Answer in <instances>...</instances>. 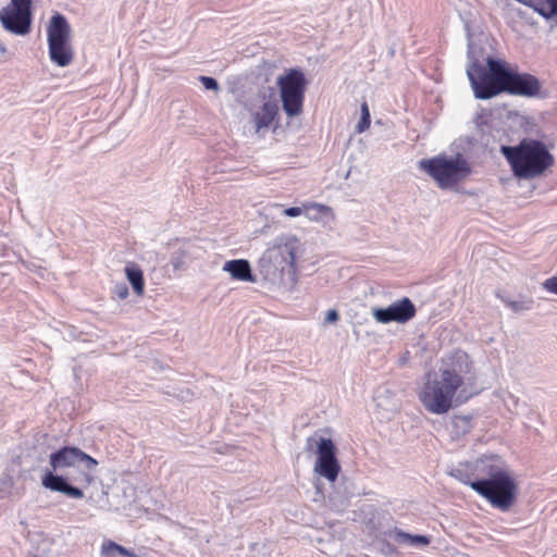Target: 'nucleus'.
Listing matches in <instances>:
<instances>
[{"label": "nucleus", "mask_w": 557, "mask_h": 557, "mask_svg": "<svg viewBox=\"0 0 557 557\" xmlns=\"http://www.w3.org/2000/svg\"><path fill=\"white\" fill-rule=\"evenodd\" d=\"M449 474L503 511L516 502L518 486L499 455L486 454L474 461L458 462Z\"/></svg>", "instance_id": "obj_1"}, {"label": "nucleus", "mask_w": 557, "mask_h": 557, "mask_svg": "<svg viewBox=\"0 0 557 557\" xmlns=\"http://www.w3.org/2000/svg\"><path fill=\"white\" fill-rule=\"evenodd\" d=\"M474 381V366L470 356L462 350H456L440 369L437 375L428 376L418 397L426 411L444 414L453 407L457 393L458 398L465 400L472 395L468 387H472Z\"/></svg>", "instance_id": "obj_2"}, {"label": "nucleus", "mask_w": 557, "mask_h": 557, "mask_svg": "<svg viewBox=\"0 0 557 557\" xmlns=\"http://www.w3.org/2000/svg\"><path fill=\"white\" fill-rule=\"evenodd\" d=\"M299 240L295 237L280 238L258 260V271L272 287L292 292L297 284L296 253Z\"/></svg>", "instance_id": "obj_3"}, {"label": "nucleus", "mask_w": 557, "mask_h": 557, "mask_svg": "<svg viewBox=\"0 0 557 557\" xmlns=\"http://www.w3.org/2000/svg\"><path fill=\"white\" fill-rule=\"evenodd\" d=\"M466 29L468 33L467 57L469 60L466 72L474 98L479 100H488L498 95L505 94L510 63L506 60L488 55L485 60L486 65L482 64L474 53L471 33L468 25H466Z\"/></svg>", "instance_id": "obj_4"}, {"label": "nucleus", "mask_w": 557, "mask_h": 557, "mask_svg": "<svg viewBox=\"0 0 557 557\" xmlns=\"http://www.w3.org/2000/svg\"><path fill=\"white\" fill-rule=\"evenodd\" d=\"M49 463L51 469L45 471L41 479L42 486L76 499L84 497L83 490L71 485L65 476L55 472L65 468H75L86 476L87 481H90L86 472H92L98 466L95 458L74 446H64L53 451L49 457Z\"/></svg>", "instance_id": "obj_5"}, {"label": "nucleus", "mask_w": 557, "mask_h": 557, "mask_svg": "<svg viewBox=\"0 0 557 557\" xmlns=\"http://www.w3.org/2000/svg\"><path fill=\"white\" fill-rule=\"evenodd\" d=\"M500 151L518 178L541 176L555 162L547 146L537 139L523 138L517 146H502Z\"/></svg>", "instance_id": "obj_6"}, {"label": "nucleus", "mask_w": 557, "mask_h": 557, "mask_svg": "<svg viewBox=\"0 0 557 557\" xmlns=\"http://www.w3.org/2000/svg\"><path fill=\"white\" fill-rule=\"evenodd\" d=\"M419 169L425 172L441 189H453L471 174V166L461 153L455 156L437 154L422 159Z\"/></svg>", "instance_id": "obj_7"}, {"label": "nucleus", "mask_w": 557, "mask_h": 557, "mask_svg": "<svg viewBox=\"0 0 557 557\" xmlns=\"http://www.w3.org/2000/svg\"><path fill=\"white\" fill-rule=\"evenodd\" d=\"M282 108L288 117H295L302 113L305 92L308 82L304 72L298 67H292L276 79Z\"/></svg>", "instance_id": "obj_8"}, {"label": "nucleus", "mask_w": 557, "mask_h": 557, "mask_svg": "<svg viewBox=\"0 0 557 557\" xmlns=\"http://www.w3.org/2000/svg\"><path fill=\"white\" fill-rule=\"evenodd\" d=\"M49 55L58 66H67L73 60L70 45L71 27L64 15L55 13L48 25Z\"/></svg>", "instance_id": "obj_9"}, {"label": "nucleus", "mask_w": 557, "mask_h": 557, "mask_svg": "<svg viewBox=\"0 0 557 557\" xmlns=\"http://www.w3.org/2000/svg\"><path fill=\"white\" fill-rule=\"evenodd\" d=\"M0 22L12 34H28L32 26V0H11L10 5L0 11Z\"/></svg>", "instance_id": "obj_10"}, {"label": "nucleus", "mask_w": 557, "mask_h": 557, "mask_svg": "<svg viewBox=\"0 0 557 557\" xmlns=\"http://www.w3.org/2000/svg\"><path fill=\"white\" fill-rule=\"evenodd\" d=\"M317 444V462L314 471L330 482H335L341 471V466L336 457V447L331 438L320 436L318 440L309 437L307 440V449H311V442Z\"/></svg>", "instance_id": "obj_11"}, {"label": "nucleus", "mask_w": 557, "mask_h": 557, "mask_svg": "<svg viewBox=\"0 0 557 557\" xmlns=\"http://www.w3.org/2000/svg\"><path fill=\"white\" fill-rule=\"evenodd\" d=\"M416 312V306L408 297H403L385 308L373 307L371 311L374 320L382 324L406 323L414 318Z\"/></svg>", "instance_id": "obj_12"}, {"label": "nucleus", "mask_w": 557, "mask_h": 557, "mask_svg": "<svg viewBox=\"0 0 557 557\" xmlns=\"http://www.w3.org/2000/svg\"><path fill=\"white\" fill-rule=\"evenodd\" d=\"M540 79L530 73H520L517 65L510 64L505 94L527 98L537 97L541 90Z\"/></svg>", "instance_id": "obj_13"}, {"label": "nucleus", "mask_w": 557, "mask_h": 557, "mask_svg": "<svg viewBox=\"0 0 557 557\" xmlns=\"http://www.w3.org/2000/svg\"><path fill=\"white\" fill-rule=\"evenodd\" d=\"M278 112V103L274 98L264 100L259 110L251 112V123L255 126L256 134L269 128L276 120Z\"/></svg>", "instance_id": "obj_14"}, {"label": "nucleus", "mask_w": 557, "mask_h": 557, "mask_svg": "<svg viewBox=\"0 0 557 557\" xmlns=\"http://www.w3.org/2000/svg\"><path fill=\"white\" fill-rule=\"evenodd\" d=\"M223 271L230 273L232 278L243 282L256 283L257 278L251 272V267L246 259H234L226 261Z\"/></svg>", "instance_id": "obj_15"}, {"label": "nucleus", "mask_w": 557, "mask_h": 557, "mask_svg": "<svg viewBox=\"0 0 557 557\" xmlns=\"http://www.w3.org/2000/svg\"><path fill=\"white\" fill-rule=\"evenodd\" d=\"M473 428L472 416L470 414H454L450 419L449 434L451 440L460 441Z\"/></svg>", "instance_id": "obj_16"}, {"label": "nucleus", "mask_w": 557, "mask_h": 557, "mask_svg": "<svg viewBox=\"0 0 557 557\" xmlns=\"http://www.w3.org/2000/svg\"><path fill=\"white\" fill-rule=\"evenodd\" d=\"M374 401L377 408L383 409L387 413H394L398 409L394 393L389 388H381L376 392Z\"/></svg>", "instance_id": "obj_17"}, {"label": "nucleus", "mask_w": 557, "mask_h": 557, "mask_svg": "<svg viewBox=\"0 0 557 557\" xmlns=\"http://www.w3.org/2000/svg\"><path fill=\"white\" fill-rule=\"evenodd\" d=\"M125 275L136 295L141 296L145 290L144 273L139 265L132 263L125 267Z\"/></svg>", "instance_id": "obj_18"}, {"label": "nucleus", "mask_w": 557, "mask_h": 557, "mask_svg": "<svg viewBox=\"0 0 557 557\" xmlns=\"http://www.w3.org/2000/svg\"><path fill=\"white\" fill-rule=\"evenodd\" d=\"M393 539L398 544H408L410 546H426L430 544V537L419 534L412 535L400 529L394 530Z\"/></svg>", "instance_id": "obj_19"}, {"label": "nucleus", "mask_w": 557, "mask_h": 557, "mask_svg": "<svg viewBox=\"0 0 557 557\" xmlns=\"http://www.w3.org/2000/svg\"><path fill=\"white\" fill-rule=\"evenodd\" d=\"M100 555L101 557H117V555L125 557H137L133 550H129L113 541H106L102 543Z\"/></svg>", "instance_id": "obj_20"}, {"label": "nucleus", "mask_w": 557, "mask_h": 557, "mask_svg": "<svg viewBox=\"0 0 557 557\" xmlns=\"http://www.w3.org/2000/svg\"><path fill=\"white\" fill-rule=\"evenodd\" d=\"M308 210L313 211L312 214L309 213V218L311 220H319L325 216L329 220H334V213L331 207L322 205V203H310L306 207Z\"/></svg>", "instance_id": "obj_21"}, {"label": "nucleus", "mask_w": 557, "mask_h": 557, "mask_svg": "<svg viewBox=\"0 0 557 557\" xmlns=\"http://www.w3.org/2000/svg\"><path fill=\"white\" fill-rule=\"evenodd\" d=\"M502 300L515 313H520L532 309L534 302L531 298H521L519 300L502 298Z\"/></svg>", "instance_id": "obj_22"}, {"label": "nucleus", "mask_w": 557, "mask_h": 557, "mask_svg": "<svg viewBox=\"0 0 557 557\" xmlns=\"http://www.w3.org/2000/svg\"><path fill=\"white\" fill-rule=\"evenodd\" d=\"M186 253L183 250H178L172 253L171 256V264L174 270H181L185 264Z\"/></svg>", "instance_id": "obj_23"}, {"label": "nucleus", "mask_w": 557, "mask_h": 557, "mask_svg": "<svg viewBox=\"0 0 557 557\" xmlns=\"http://www.w3.org/2000/svg\"><path fill=\"white\" fill-rule=\"evenodd\" d=\"M199 81L201 82L206 89L214 91L219 90V83L215 78L210 76H200Z\"/></svg>", "instance_id": "obj_24"}, {"label": "nucleus", "mask_w": 557, "mask_h": 557, "mask_svg": "<svg viewBox=\"0 0 557 557\" xmlns=\"http://www.w3.org/2000/svg\"><path fill=\"white\" fill-rule=\"evenodd\" d=\"M113 295L119 299H125L128 296V287L125 283H117L113 287Z\"/></svg>", "instance_id": "obj_25"}, {"label": "nucleus", "mask_w": 557, "mask_h": 557, "mask_svg": "<svg viewBox=\"0 0 557 557\" xmlns=\"http://www.w3.org/2000/svg\"><path fill=\"white\" fill-rule=\"evenodd\" d=\"M543 287L547 292L557 295V276L549 277L543 282Z\"/></svg>", "instance_id": "obj_26"}, {"label": "nucleus", "mask_w": 557, "mask_h": 557, "mask_svg": "<svg viewBox=\"0 0 557 557\" xmlns=\"http://www.w3.org/2000/svg\"><path fill=\"white\" fill-rule=\"evenodd\" d=\"M371 123V116H360L358 124L356 125V133L361 134L369 128Z\"/></svg>", "instance_id": "obj_27"}, {"label": "nucleus", "mask_w": 557, "mask_h": 557, "mask_svg": "<svg viewBox=\"0 0 557 557\" xmlns=\"http://www.w3.org/2000/svg\"><path fill=\"white\" fill-rule=\"evenodd\" d=\"M339 320V314L335 309H331L327 311L325 315L326 323H335Z\"/></svg>", "instance_id": "obj_28"}, {"label": "nucleus", "mask_w": 557, "mask_h": 557, "mask_svg": "<svg viewBox=\"0 0 557 557\" xmlns=\"http://www.w3.org/2000/svg\"><path fill=\"white\" fill-rule=\"evenodd\" d=\"M518 2L532 8L535 12H537V9L540 8L541 0H517Z\"/></svg>", "instance_id": "obj_29"}, {"label": "nucleus", "mask_w": 557, "mask_h": 557, "mask_svg": "<svg viewBox=\"0 0 557 557\" xmlns=\"http://www.w3.org/2000/svg\"><path fill=\"white\" fill-rule=\"evenodd\" d=\"M301 212L302 211L299 207H290V208L285 209V211H284L285 215L290 216V218L299 216L301 214Z\"/></svg>", "instance_id": "obj_30"}, {"label": "nucleus", "mask_w": 557, "mask_h": 557, "mask_svg": "<svg viewBox=\"0 0 557 557\" xmlns=\"http://www.w3.org/2000/svg\"><path fill=\"white\" fill-rule=\"evenodd\" d=\"M361 116H370V110L367 102H363L360 107Z\"/></svg>", "instance_id": "obj_31"}, {"label": "nucleus", "mask_w": 557, "mask_h": 557, "mask_svg": "<svg viewBox=\"0 0 557 557\" xmlns=\"http://www.w3.org/2000/svg\"><path fill=\"white\" fill-rule=\"evenodd\" d=\"M0 52L4 54L7 52V47L3 44H0Z\"/></svg>", "instance_id": "obj_32"}]
</instances>
